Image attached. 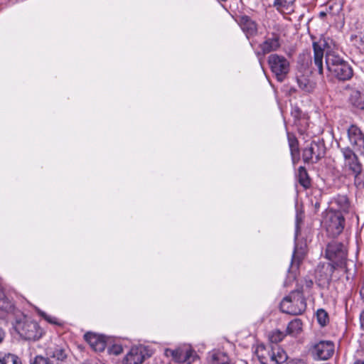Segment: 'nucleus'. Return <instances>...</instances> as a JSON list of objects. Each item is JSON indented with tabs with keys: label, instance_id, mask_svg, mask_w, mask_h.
<instances>
[{
	"label": "nucleus",
	"instance_id": "nucleus-1",
	"mask_svg": "<svg viewBox=\"0 0 364 364\" xmlns=\"http://www.w3.org/2000/svg\"><path fill=\"white\" fill-rule=\"evenodd\" d=\"M325 62L327 70L338 80L346 81L353 77L351 66L335 53H326Z\"/></svg>",
	"mask_w": 364,
	"mask_h": 364
},
{
	"label": "nucleus",
	"instance_id": "nucleus-2",
	"mask_svg": "<svg viewBox=\"0 0 364 364\" xmlns=\"http://www.w3.org/2000/svg\"><path fill=\"white\" fill-rule=\"evenodd\" d=\"M255 353L262 364H281L287 359L284 350L277 345H259Z\"/></svg>",
	"mask_w": 364,
	"mask_h": 364
},
{
	"label": "nucleus",
	"instance_id": "nucleus-3",
	"mask_svg": "<svg viewBox=\"0 0 364 364\" xmlns=\"http://www.w3.org/2000/svg\"><path fill=\"white\" fill-rule=\"evenodd\" d=\"M306 308V299L301 291H292L280 303L282 312L291 314H301Z\"/></svg>",
	"mask_w": 364,
	"mask_h": 364
},
{
	"label": "nucleus",
	"instance_id": "nucleus-4",
	"mask_svg": "<svg viewBox=\"0 0 364 364\" xmlns=\"http://www.w3.org/2000/svg\"><path fill=\"white\" fill-rule=\"evenodd\" d=\"M322 223L327 232L332 237H336L342 232L345 219L341 213L329 209L326 212Z\"/></svg>",
	"mask_w": 364,
	"mask_h": 364
},
{
	"label": "nucleus",
	"instance_id": "nucleus-5",
	"mask_svg": "<svg viewBox=\"0 0 364 364\" xmlns=\"http://www.w3.org/2000/svg\"><path fill=\"white\" fill-rule=\"evenodd\" d=\"M268 64L277 80L283 82L289 71L288 60L282 55L272 54L268 57Z\"/></svg>",
	"mask_w": 364,
	"mask_h": 364
},
{
	"label": "nucleus",
	"instance_id": "nucleus-6",
	"mask_svg": "<svg viewBox=\"0 0 364 364\" xmlns=\"http://www.w3.org/2000/svg\"><path fill=\"white\" fill-rule=\"evenodd\" d=\"M325 254L326 257L336 266L342 267L346 264L347 250L341 242L333 241L328 243Z\"/></svg>",
	"mask_w": 364,
	"mask_h": 364
},
{
	"label": "nucleus",
	"instance_id": "nucleus-7",
	"mask_svg": "<svg viewBox=\"0 0 364 364\" xmlns=\"http://www.w3.org/2000/svg\"><path fill=\"white\" fill-rule=\"evenodd\" d=\"M16 328L20 336L28 341H37L43 334L38 323L33 321L25 320L18 322Z\"/></svg>",
	"mask_w": 364,
	"mask_h": 364
},
{
	"label": "nucleus",
	"instance_id": "nucleus-8",
	"mask_svg": "<svg viewBox=\"0 0 364 364\" xmlns=\"http://www.w3.org/2000/svg\"><path fill=\"white\" fill-rule=\"evenodd\" d=\"M165 353L167 356H171L178 363H198L195 351L188 345H183L174 350L166 349Z\"/></svg>",
	"mask_w": 364,
	"mask_h": 364
},
{
	"label": "nucleus",
	"instance_id": "nucleus-9",
	"mask_svg": "<svg viewBox=\"0 0 364 364\" xmlns=\"http://www.w3.org/2000/svg\"><path fill=\"white\" fill-rule=\"evenodd\" d=\"M149 356L146 347L142 345L133 346L124 358L123 364H141Z\"/></svg>",
	"mask_w": 364,
	"mask_h": 364
},
{
	"label": "nucleus",
	"instance_id": "nucleus-10",
	"mask_svg": "<svg viewBox=\"0 0 364 364\" xmlns=\"http://www.w3.org/2000/svg\"><path fill=\"white\" fill-rule=\"evenodd\" d=\"M324 155L323 144L312 141L303 151V159L306 162H317Z\"/></svg>",
	"mask_w": 364,
	"mask_h": 364
},
{
	"label": "nucleus",
	"instance_id": "nucleus-11",
	"mask_svg": "<svg viewBox=\"0 0 364 364\" xmlns=\"http://www.w3.org/2000/svg\"><path fill=\"white\" fill-rule=\"evenodd\" d=\"M348 140L355 151L363 153L364 151V134L360 129L351 125L348 129Z\"/></svg>",
	"mask_w": 364,
	"mask_h": 364
},
{
	"label": "nucleus",
	"instance_id": "nucleus-12",
	"mask_svg": "<svg viewBox=\"0 0 364 364\" xmlns=\"http://www.w3.org/2000/svg\"><path fill=\"white\" fill-rule=\"evenodd\" d=\"M334 352V345L329 341H322L314 346L313 354L321 360L328 359Z\"/></svg>",
	"mask_w": 364,
	"mask_h": 364
},
{
	"label": "nucleus",
	"instance_id": "nucleus-13",
	"mask_svg": "<svg viewBox=\"0 0 364 364\" xmlns=\"http://www.w3.org/2000/svg\"><path fill=\"white\" fill-rule=\"evenodd\" d=\"M327 45L325 40H319L317 42L313 43L314 49V64L316 67L318 72L320 75L323 73V58L324 53V48Z\"/></svg>",
	"mask_w": 364,
	"mask_h": 364
},
{
	"label": "nucleus",
	"instance_id": "nucleus-14",
	"mask_svg": "<svg viewBox=\"0 0 364 364\" xmlns=\"http://www.w3.org/2000/svg\"><path fill=\"white\" fill-rule=\"evenodd\" d=\"M85 339L95 351L102 352L106 348L107 343L103 336L87 333L85 334Z\"/></svg>",
	"mask_w": 364,
	"mask_h": 364
},
{
	"label": "nucleus",
	"instance_id": "nucleus-15",
	"mask_svg": "<svg viewBox=\"0 0 364 364\" xmlns=\"http://www.w3.org/2000/svg\"><path fill=\"white\" fill-rule=\"evenodd\" d=\"M281 46L279 35L273 33L272 37H268L259 45V48L263 55L275 51L279 48Z\"/></svg>",
	"mask_w": 364,
	"mask_h": 364
},
{
	"label": "nucleus",
	"instance_id": "nucleus-16",
	"mask_svg": "<svg viewBox=\"0 0 364 364\" xmlns=\"http://www.w3.org/2000/svg\"><path fill=\"white\" fill-rule=\"evenodd\" d=\"M238 23L247 38L255 36L257 32V23L247 16H241Z\"/></svg>",
	"mask_w": 364,
	"mask_h": 364
},
{
	"label": "nucleus",
	"instance_id": "nucleus-17",
	"mask_svg": "<svg viewBox=\"0 0 364 364\" xmlns=\"http://www.w3.org/2000/svg\"><path fill=\"white\" fill-rule=\"evenodd\" d=\"M331 205L330 209L336 210L339 213H348L350 203L348 198L344 195H338L330 202Z\"/></svg>",
	"mask_w": 364,
	"mask_h": 364
},
{
	"label": "nucleus",
	"instance_id": "nucleus-18",
	"mask_svg": "<svg viewBox=\"0 0 364 364\" xmlns=\"http://www.w3.org/2000/svg\"><path fill=\"white\" fill-rule=\"evenodd\" d=\"M47 355L55 358L58 361H64L68 357V349L55 345L47 348Z\"/></svg>",
	"mask_w": 364,
	"mask_h": 364
},
{
	"label": "nucleus",
	"instance_id": "nucleus-19",
	"mask_svg": "<svg viewBox=\"0 0 364 364\" xmlns=\"http://www.w3.org/2000/svg\"><path fill=\"white\" fill-rule=\"evenodd\" d=\"M296 81L299 87L304 91L310 92L315 87V82L311 81L307 76L299 75L296 76Z\"/></svg>",
	"mask_w": 364,
	"mask_h": 364
},
{
	"label": "nucleus",
	"instance_id": "nucleus-20",
	"mask_svg": "<svg viewBox=\"0 0 364 364\" xmlns=\"http://www.w3.org/2000/svg\"><path fill=\"white\" fill-rule=\"evenodd\" d=\"M295 0H274L277 9L282 13H290L294 10Z\"/></svg>",
	"mask_w": 364,
	"mask_h": 364
},
{
	"label": "nucleus",
	"instance_id": "nucleus-21",
	"mask_svg": "<svg viewBox=\"0 0 364 364\" xmlns=\"http://www.w3.org/2000/svg\"><path fill=\"white\" fill-rule=\"evenodd\" d=\"M351 104L359 109H364V99L361 93L358 90H353L350 95Z\"/></svg>",
	"mask_w": 364,
	"mask_h": 364
},
{
	"label": "nucleus",
	"instance_id": "nucleus-22",
	"mask_svg": "<svg viewBox=\"0 0 364 364\" xmlns=\"http://www.w3.org/2000/svg\"><path fill=\"white\" fill-rule=\"evenodd\" d=\"M12 309V303L5 296L4 294L0 291V318L4 316V313L11 311Z\"/></svg>",
	"mask_w": 364,
	"mask_h": 364
},
{
	"label": "nucleus",
	"instance_id": "nucleus-23",
	"mask_svg": "<svg viewBox=\"0 0 364 364\" xmlns=\"http://www.w3.org/2000/svg\"><path fill=\"white\" fill-rule=\"evenodd\" d=\"M302 328V323L301 320L296 318L289 323L287 326V331L289 334L296 335Z\"/></svg>",
	"mask_w": 364,
	"mask_h": 364
},
{
	"label": "nucleus",
	"instance_id": "nucleus-24",
	"mask_svg": "<svg viewBox=\"0 0 364 364\" xmlns=\"http://www.w3.org/2000/svg\"><path fill=\"white\" fill-rule=\"evenodd\" d=\"M211 364H231L228 355L223 352L213 353Z\"/></svg>",
	"mask_w": 364,
	"mask_h": 364
},
{
	"label": "nucleus",
	"instance_id": "nucleus-25",
	"mask_svg": "<svg viewBox=\"0 0 364 364\" xmlns=\"http://www.w3.org/2000/svg\"><path fill=\"white\" fill-rule=\"evenodd\" d=\"M298 173L299 183L304 188H308L310 186V181L305 168L300 166L298 169Z\"/></svg>",
	"mask_w": 364,
	"mask_h": 364
},
{
	"label": "nucleus",
	"instance_id": "nucleus-26",
	"mask_svg": "<svg viewBox=\"0 0 364 364\" xmlns=\"http://www.w3.org/2000/svg\"><path fill=\"white\" fill-rule=\"evenodd\" d=\"M346 166L352 171L353 174L359 173L362 171V165L359 162L358 157H355V159L347 161Z\"/></svg>",
	"mask_w": 364,
	"mask_h": 364
},
{
	"label": "nucleus",
	"instance_id": "nucleus-27",
	"mask_svg": "<svg viewBox=\"0 0 364 364\" xmlns=\"http://www.w3.org/2000/svg\"><path fill=\"white\" fill-rule=\"evenodd\" d=\"M288 142L290 148L291 154L292 156L299 153V144L296 138L293 135L288 133Z\"/></svg>",
	"mask_w": 364,
	"mask_h": 364
},
{
	"label": "nucleus",
	"instance_id": "nucleus-28",
	"mask_svg": "<svg viewBox=\"0 0 364 364\" xmlns=\"http://www.w3.org/2000/svg\"><path fill=\"white\" fill-rule=\"evenodd\" d=\"M284 338L283 332L279 330H274L272 331L269 335V340L272 343L277 345V343L282 341Z\"/></svg>",
	"mask_w": 364,
	"mask_h": 364
},
{
	"label": "nucleus",
	"instance_id": "nucleus-29",
	"mask_svg": "<svg viewBox=\"0 0 364 364\" xmlns=\"http://www.w3.org/2000/svg\"><path fill=\"white\" fill-rule=\"evenodd\" d=\"M318 322L322 326L326 325L328 321V316L327 312L323 309H318L316 312Z\"/></svg>",
	"mask_w": 364,
	"mask_h": 364
},
{
	"label": "nucleus",
	"instance_id": "nucleus-30",
	"mask_svg": "<svg viewBox=\"0 0 364 364\" xmlns=\"http://www.w3.org/2000/svg\"><path fill=\"white\" fill-rule=\"evenodd\" d=\"M37 311H38V314L41 316H42L48 323H50L51 324L58 325V326L61 325V323L58 321V319L57 318L50 316V315H48L47 314H46L45 312H43V311H41L40 309H38Z\"/></svg>",
	"mask_w": 364,
	"mask_h": 364
},
{
	"label": "nucleus",
	"instance_id": "nucleus-31",
	"mask_svg": "<svg viewBox=\"0 0 364 364\" xmlns=\"http://www.w3.org/2000/svg\"><path fill=\"white\" fill-rule=\"evenodd\" d=\"M354 184L360 189L364 188V173L362 171L359 173H354Z\"/></svg>",
	"mask_w": 364,
	"mask_h": 364
},
{
	"label": "nucleus",
	"instance_id": "nucleus-32",
	"mask_svg": "<svg viewBox=\"0 0 364 364\" xmlns=\"http://www.w3.org/2000/svg\"><path fill=\"white\" fill-rule=\"evenodd\" d=\"M4 356L6 364H21L20 358L14 354L7 353L4 355Z\"/></svg>",
	"mask_w": 364,
	"mask_h": 364
},
{
	"label": "nucleus",
	"instance_id": "nucleus-33",
	"mask_svg": "<svg viewBox=\"0 0 364 364\" xmlns=\"http://www.w3.org/2000/svg\"><path fill=\"white\" fill-rule=\"evenodd\" d=\"M342 153L346 160V162L349 160L355 159V158L357 157L354 151L349 148L343 149L342 150Z\"/></svg>",
	"mask_w": 364,
	"mask_h": 364
},
{
	"label": "nucleus",
	"instance_id": "nucleus-34",
	"mask_svg": "<svg viewBox=\"0 0 364 364\" xmlns=\"http://www.w3.org/2000/svg\"><path fill=\"white\" fill-rule=\"evenodd\" d=\"M32 364H54L49 358L37 355Z\"/></svg>",
	"mask_w": 364,
	"mask_h": 364
},
{
	"label": "nucleus",
	"instance_id": "nucleus-35",
	"mask_svg": "<svg viewBox=\"0 0 364 364\" xmlns=\"http://www.w3.org/2000/svg\"><path fill=\"white\" fill-rule=\"evenodd\" d=\"M108 350L110 354L117 355L122 353L123 348L121 345L115 344L109 348Z\"/></svg>",
	"mask_w": 364,
	"mask_h": 364
},
{
	"label": "nucleus",
	"instance_id": "nucleus-36",
	"mask_svg": "<svg viewBox=\"0 0 364 364\" xmlns=\"http://www.w3.org/2000/svg\"><path fill=\"white\" fill-rule=\"evenodd\" d=\"M300 257H299L296 255V250H294V254L292 255V259H291V265L293 266L295 262H296V266L299 265V263L300 262Z\"/></svg>",
	"mask_w": 364,
	"mask_h": 364
},
{
	"label": "nucleus",
	"instance_id": "nucleus-37",
	"mask_svg": "<svg viewBox=\"0 0 364 364\" xmlns=\"http://www.w3.org/2000/svg\"><path fill=\"white\" fill-rule=\"evenodd\" d=\"M360 322L361 328L364 330V309H363L360 314Z\"/></svg>",
	"mask_w": 364,
	"mask_h": 364
},
{
	"label": "nucleus",
	"instance_id": "nucleus-38",
	"mask_svg": "<svg viewBox=\"0 0 364 364\" xmlns=\"http://www.w3.org/2000/svg\"><path fill=\"white\" fill-rule=\"evenodd\" d=\"M305 285L307 288H311L313 285L312 280H306Z\"/></svg>",
	"mask_w": 364,
	"mask_h": 364
},
{
	"label": "nucleus",
	"instance_id": "nucleus-39",
	"mask_svg": "<svg viewBox=\"0 0 364 364\" xmlns=\"http://www.w3.org/2000/svg\"><path fill=\"white\" fill-rule=\"evenodd\" d=\"M0 364H6V361L4 355L0 356Z\"/></svg>",
	"mask_w": 364,
	"mask_h": 364
},
{
	"label": "nucleus",
	"instance_id": "nucleus-40",
	"mask_svg": "<svg viewBox=\"0 0 364 364\" xmlns=\"http://www.w3.org/2000/svg\"><path fill=\"white\" fill-rule=\"evenodd\" d=\"M287 364H303V362L299 360L298 362H295V361H289L288 362Z\"/></svg>",
	"mask_w": 364,
	"mask_h": 364
},
{
	"label": "nucleus",
	"instance_id": "nucleus-41",
	"mask_svg": "<svg viewBox=\"0 0 364 364\" xmlns=\"http://www.w3.org/2000/svg\"><path fill=\"white\" fill-rule=\"evenodd\" d=\"M360 295L364 298V286L360 289Z\"/></svg>",
	"mask_w": 364,
	"mask_h": 364
},
{
	"label": "nucleus",
	"instance_id": "nucleus-42",
	"mask_svg": "<svg viewBox=\"0 0 364 364\" xmlns=\"http://www.w3.org/2000/svg\"><path fill=\"white\" fill-rule=\"evenodd\" d=\"M354 364H364V361L363 360H357L354 363Z\"/></svg>",
	"mask_w": 364,
	"mask_h": 364
},
{
	"label": "nucleus",
	"instance_id": "nucleus-43",
	"mask_svg": "<svg viewBox=\"0 0 364 364\" xmlns=\"http://www.w3.org/2000/svg\"><path fill=\"white\" fill-rule=\"evenodd\" d=\"M319 16H320L321 17H323V16H326V13H325V12H323V11L320 12Z\"/></svg>",
	"mask_w": 364,
	"mask_h": 364
},
{
	"label": "nucleus",
	"instance_id": "nucleus-44",
	"mask_svg": "<svg viewBox=\"0 0 364 364\" xmlns=\"http://www.w3.org/2000/svg\"><path fill=\"white\" fill-rule=\"evenodd\" d=\"M333 269H334V267L331 266V270L333 271Z\"/></svg>",
	"mask_w": 364,
	"mask_h": 364
}]
</instances>
